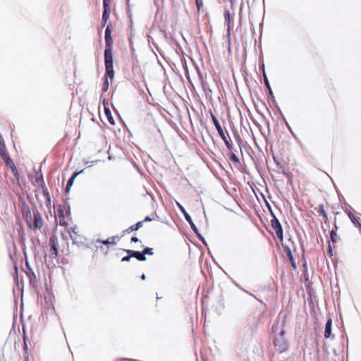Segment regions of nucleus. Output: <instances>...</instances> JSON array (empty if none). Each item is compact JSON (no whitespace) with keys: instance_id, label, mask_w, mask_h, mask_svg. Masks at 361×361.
Here are the masks:
<instances>
[{"instance_id":"nucleus-1","label":"nucleus","mask_w":361,"mask_h":361,"mask_svg":"<svg viewBox=\"0 0 361 361\" xmlns=\"http://www.w3.org/2000/svg\"><path fill=\"white\" fill-rule=\"evenodd\" d=\"M26 222L28 227L32 230L40 229L43 226L42 218L37 210L33 212V216H32L30 212L26 214Z\"/></svg>"},{"instance_id":"nucleus-2","label":"nucleus","mask_w":361,"mask_h":361,"mask_svg":"<svg viewBox=\"0 0 361 361\" xmlns=\"http://www.w3.org/2000/svg\"><path fill=\"white\" fill-rule=\"evenodd\" d=\"M104 62L106 76L112 79L114 75L113 66L112 48H106L104 51Z\"/></svg>"},{"instance_id":"nucleus-3","label":"nucleus","mask_w":361,"mask_h":361,"mask_svg":"<svg viewBox=\"0 0 361 361\" xmlns=\"http://www.w3.org/2000/svg\"><path fill=\"white\" fill-rule=\"evenodd\" d=\"M284 334L285 331L281 330L280 334L276 336L274 340V345L281 353L286 351L288 348V343L284 337Z\"/></svg>"},{"instance_id":"nucleus-4","label":"nucleus","mask_w":361,"mask_h":361,"mask_svg":"<svg viewBox=\"0 0 361 361\" xmlns=\"http://www.w3.org/2000/svg\"><path fill=\"white\" fill-rule=\"evenodd\" d=\"M176 205L178 206L179 209L181 211V212L183 214L186 221L189 223V224H190L191 228L192 229V231L195 233V234H197L198 238L204 243H205L203 237L200 234L197 228L196 227V226L195 225V224L193 223V221L192 220L191 216L187 213V212L185 211V208L178 202H176Z\"/></svg>"},{"instance_id":"nucleus-5","label":"nucleus","mask_w":361,"mask_h":361,"mask_svg":"<svg viewBox=\"0 0 361 361\" xmlns=\"http://www.w3.org/2000/svg\"><path fill=\"white\" fill-rule=\"evenodd\" d=\"M212 121L218 131V133L219 135H220V137H221V139L224 140L226 146L228 148V149H231V143L228 142V140H227L224 133V130H223V128H221L218 119L216 118V117L214 115H212Z\"/></svg>"},{"instance_id":"nucleus-6","label":"nucleus","mask_w":361,"mask_h":361,"mask_svg":"<svg viewBox=\"0 0 361 361\" xmlns=\"http://www.w3.org/2000/svg\"><path fill=\"white\" fill-rule=\"evenodd\" d=\"M268 207L270 210V212L271 214V216H273V219H271V226L276 231V233L278 236V238L282 239L283 238V229L282 226L278 220V219L276 217V216L274 214L272 211L271 210V207L269 205H268Z\"/></svg>"},{"instance_id":"nucleus-7","label":"nucleus","mask_w":361,"mask_h":361,"mask_svg":"<svg viewBox=\"0 0 361 361\" xmlns=\"http://www.w3.org/2000/svg\"><path fill=\"white\" fill-rule=\"evenodd\" d=\"M49 245L51 247L50 248V255L55 258L57 257L58 251H57V238L55 236H51L49 238Z\"/></svg>"},{"instance_id":"nucleus-8","label":"nucleus","mask_w":361,"mask_h":361,"mask_svg":"<svg viewBox=\"0 0 361 361\" xmlns=\"http://www.w3.org/2000/svg\"><path fill=\"white\" fill-rule=\"evenodd\" d=\"M105 42L106 48H112L113 39L111 37V29L109 25L107 26L105 30Z\"/></svg>"},{"instance_id":"nucleus-9","label":"nucleus","mask_w":361,"mask_h":361,"mask_svg":"<svg viewBox=\"0 0 361 361\" xmlns=\"http://www.w3.org/2000/svg\"><path fill=\"white\" fill-rule=\"evenodd\" d=\"M126 252L128 254H131V256L137 258L140 261H145L146 257L144 256L143 252L139 251H134L132 250H126Z\"/></svg>"},{"instance_id":"nucleus-10","label":"nucleus","mask_w":361,"mask_h":361,"mask_svg":"<svg viewBox=\"0 0 361 361\" xmlns=\"http://www.w3.org/2000/svg\"><path fill=\"white\" fill-rule=\"evenodd\" d=\"M331 326H332V321L331 319H329L325 326L324 331V336L326 338H329L331 335Z\"/></svg>"},{"instance_id":"nucleus-11","label":"nucleus","mask_w":361,"mask_h":361,"mask_svg":"<svg viewBox=\"0 0 361 361\" xmlns=\"http://www.w3.org/2000/svg\"><path fill=\"white\" fill-rule=\"evenodd\" d=\"M224 18H225V23L227 26V30H228V32L229 33L230 30H231V14L228 11H225Z\"/></svg>"},{"instance_id":"nucleus-12","label":"nucleus","mask_w":361,"mask_h":361,"mask_svg":"<svg viewBox=\"0 0 361 361\" xmlns=\"http://www.w3.org/2000/svg\"><path fill=\"white\" fill-rule=\"evenodd\" d=\"M83 171H81L80 173H82ZM80 173H74L73 176L71 177V178L68 180L66 184V191L69 190L71 187L72 186L74 179L76 178V176Z\"/></svg>"},{"instance_id":"nucleus-13","label":"nucleus","mask_w":361,"mask_h":361,"mask_svg":"<svg viewBox=\"0 0 361 361\" xmlns=\"http://www.w3.org/2000/svg\"><path fill=\"white\" fill-rule=\"evenodd\" d=\"M142 224H143L142 221H138L136 224L130 226L126 231L130 232V231H137L142 226Z\"/></svg>"},{"instance_id":"nucleus-14","label":"nucleus","mask_w":361,"mask_h":361,"mask_svg":"<svg viewBox=\"0 0 361 361\" xmlns=\"http://www.w3.org/2000/svg\"><path fill=\"white\" fill-rule=\"evenodd\" d=\"M348 217L353 222V224L355 225V226L359 223V219L357 218L352 212H347Z\"/></svg>"},{"instance_id":"nucleus-15","label":"nucleus","mask_w":361,"mask_h":361,"mask_svg":"<svg viewBox=\"0 0 361 361\" xmlns=\"http://www.w3.org/2000/svg\"><path fill=\"white\" fill-rule=\"evenodd\" d=\"M109 16H110V10L104 9L103 15H102V21H103L104 25L106 23L107 20L109 18Z\"/></svg>"},{"instance_id":"nucleus-16","label":"nucleus","mask_w":361,"mask_h":361,"mask_svg":"<svg viewBox=\"0 0 361 361\" xmlns=\"http://www.w3.org/2000/svg\"><path fill=\"white\" fill-rule=\"evenodd\" d=\"M103 105H104V107L105 114L106 116H109V114H110V109L109 108V103H108V102L106 101V100H104L103 101Z\"/></svg>"},{"instance_id":"nucleus-17","label":"nucleus","mask_w":361,"mask_h":361,"mask_svg":"<svg viewBox=\"0 0 361 361\" xmlns=\"http://www.w3.org/2000/svg\"><path fill=\"white\" fill-rule=\"evenodd\" d=\"M99 242H101L102 243H103L104 245H114L116 243L114 242V238H111V240H110V239H107V240H98Z\"/></svg>"},{"instance_id":"nucleus-18","label":"nucleus","mask_w":361,"mask_h":361,"mask_svg":"<svg viewBox=\"0 0 361 361\" xmlns=\"http://www.w3.org/2000/svg\"><path fill=\"white\" fill-rule=\"evenodd\" d=\"M330 236H331V240L334 243L336 242V240H337V234H336V231H331V233H330Z\"/></svg>"},{"instance_id":"nucleus-19","label":"nucleus","mask_w":361,"mask_h":361,"mask_svg":"<svg viewBox=\"0 0 361 361\" xmlns=\"http://www.w3.org/2000/svg\"><path fill=\"white\" fill-rule=\"evenodd\" d=\"M231 159L232 160L233 162L234 163H239L240 161V159L239 158L234 154V153H232L231 155Z\"/></svg>"},{"instance_id":"nucleus-20","label":"nucleus","mask_w":361,"mask_h":361,"mask_svg":"<svg viewBox=\"0 0 361 361\" xmlns=\"http://www.w3.org/2000/svg\"><path fill=\"white\" fill-rule=\"evenodd\" d=\"M142 252L144 254V256H145V255H153L152 249L149 247L145 248Z\"/></svg>"},{"instance_id":"nucleus-21","label":"nucleus","mask_w":361,"mask_h":361,"mask_svg":"<svg viewBox=\"0 0 361 361\" xmlns=\"http://www.w3.org/2000/svg\"><path fill=\"white\" fill-rule=\"evenodd\" d=\"M109 1H110V0H104L103 1L104 10V9L110 10Z\"/></svg>"},{"instance_id":"nucleus-22","label":"nucleus","mask_w":361,"mask_h":361,"mask_svg":"<svg viewBox=\"0 0 361 361\" xmlns=\"http://www.w3.org/2000/svg\"><path fill=\"white\" fill-rule=\"evenodd\" d=\"M264 82H265L266 86H267V88L269 89L270 94H272V91H271V90L270 85H269V81H268V80H267V76L265 75V74H264Z\"/></svg>"},{"instance_id":"nucleus-23","label":"nucleus","mask_w":361,"mask_h":361,"mask_svg":"<svg viewBox=\"0 0 361 361\" xmlns=\"http://www.w3.org/2000/svg\"><path fill=\"white\" fill-rule=\"evenodd\" d=\"M109 84L108 80L106 79V81L104 83V85H103V87H102V90L104 92H106L108 90V89H109Z\"/></svg>"},{"instance_id":"nucleus-24","label":"nucleus","mask_w":361,"mask_h":361,"mask_svg":"<svg viewBox=\"0 0 361 361\" xmlns=\"http://www.w3.org/2000/svg\"><path fill=\"white\" fill-rule=\"evenodd\" d=\"M195 2L198 10H200L202 6V0H195Z\"/></svg>"},{"instance_id":"nucleus-25","label":"nucleus","mask_w":361,"mask_h":361,"mask_svg":"<svg viewBox=\"0 0 361 361\" xmlns=\"http://www.w3.org/2000/svg\"><path fill=\"white\" fill-rule=\"evenodd\" d=\"M287 255L289 257L290 261L293 260V257L292 255L291 251L289 248H287Z\"/></svg>"},{"instance_id":"nucleus-26","label":"nucleus","mask_w":361,"mask_h":361,"mask_svg":"<svg viewBox=\"0 0 361 361\" xmlns=\"http://www.w3.org/2000/svg\"><path fill=\"white\" fill-rule=\"evenodd\" d=\"M131 257H132L131 254H129L128 256H126V257H123L121 261L122 262H128Z\"/></svg>"},{"instance_id":"nucleus-27","label":"nucleus","mask_w":361,"mask_h":361,"mask_svg":"<svg viewBox=\"0 0 361 361\" xmlns=\"http://www.w3.org/2000/svg\"><path fill=\"white\" fill-rule=\"evenodd\" d=\"M106 116L108 118V120H109V123L111 124H114V119H113V118L111 116V114L110 113V114H109V116Z\"/></svg>"},{"instance_id":"nucleus-28","label":"nucleus","mask_w":361,"mask_h":361,"mask_svg":"<svg viewBox=\"0 0 361 361\" xmlns=\"http://www.w3.org/2000/svg\"><path fill=\"white\" fill-rule=\"evenodd\" d=\"M23 331L25 332L24 329H23ZM23 340H24V348L26 350L27 348V338L25 334H24Z\"/></svg>"},{"instance_id":"nucleus-29","label":"nucleus","mask_w":361,"mask_h":361,"mask_svg":"<svg viewBox=\"0 0 361 361\" xmlns=\"http://www.w3.org/2000/svg\"><path fill=\"white\" fill-rule=\"evenodd\" d=\"M131 241L134 242V243H137V242L139 241V239L137 237L133 236V237L131 238Z\"/></svg>"},{"instance_id":"nucleus-30","label":"nucleus","mask_w":361,"mask_h":361,"mask_svg":"<svg viewBox=\"0 0 361 361\" xmlns=\"http://www.w3.org/2000/svg\"><path fill=\"white\" fill-rule=\"evenodd\" d=\"M145 221H150L152 219L149 216H146L144 219Z\"/></svg>"},{"instance_id":"nucleus-31","label":"nucleus","mask_w":361,"mask_h":361,"mask_svg":"<svg viewBox=\"0 0 361 361\" xmlns=\"http://www.w3.org/2000/svg\"><path fill=\"white\" fill-rule=\"evenodd\" d=\"M355 227L358 228L361 231V224L359 222Z\"/></svg>"},{"instance_id":"nucleus-32","label":"nucleus","mask_w":361,"mask_h":361,"mask_svg":"<svg viewBox=\"0 0 361 361\" xmlns=\"http://www.w3.org/2000/svg\"><path fill=\"white\" fill-rule=\"evenodd\" d=\"M329 253L330 254V255H332V250L330 245L329 247Z\"/></svg>"},{"instance_id":"nucleus-33","label":"nucleus","mask_w":361,"mask_h":361,"mask_svg":"<svg viewBox=\"0 0 361 361\" xmlns=\"http://www.w3.org/2000/svg\"><path fill=\"white\" fill-rule=\"evenodd\" d=\"M229 1L232 6H233L234 4L235 3V0H229Z\"/></svg>"},{"instance_id":"nucleus-34","label":"nucleus","mask_w":361,"mask_h":361,"mask_svg":"<svg viewBox=\"0 0 361 361\" xmlns=\"http://www.w3.org/2000/svg\"><path fill=\"white\" fill-rule=\"evenodd\" d=\"M145 278H146V276H145V275L143 274L141 276V279H142V280H145Z\"/></svg>"},{"instance_id":"nucleus-35","label":"nucleus","mask_w":361,"mask_h":361,"mask_svg":"<svg viewBox=\"0 0 361 361\" xmlns=\"http://www.w3.org/2000/svg\"><path fill=\"white\" fill-rule=\"evenodd\" d=\"M292 262V265L294 268H295V262H294V260L293 261H290Z\"/></svg>"},{"instance_id":"nucleus-36","label":"nucleus","mask_w":361,"mask_h":361,"mask_svg":"<svg viewBox=\"0 0 361 361\" xmlns=\"http://www.w3.org/2000/svg\"><path fill=\"white\" fill-rule=\"evenodd\" d=\"M322 214H323L324 216H326V214L324 213V212L323 210L322 212Z\"/></svg>"}]
</instances>
